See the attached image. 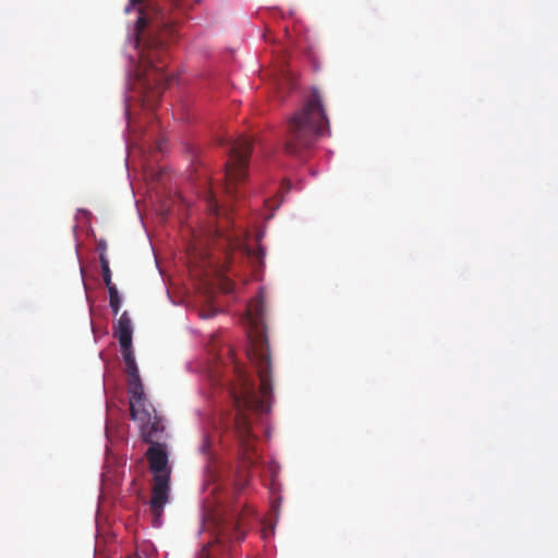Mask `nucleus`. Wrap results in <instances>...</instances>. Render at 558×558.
Masks as SVG:
<instances>
[{
    "label": "nucleus",
    "instance_id": "f257e3e1",
    "mask_svg": "<svg viewBox=\"0 0 558 558\" xmlns=\"http://www.w3.org/2000/svg\"><path fill=\"white\" fill-rule=\"evenodd\" d=\"M247 355L257 369L259 388L256 389L253 379L243 367L234 365L238 383L229 389L233 410L228 420L233 425L246 456V462L252 464L253 459L250 453L254 450L255 436L252 433L251 414L267 413L270 409L272 393L271 364L267 340L263 336L252 340Z\"/></svg>",
    "mask_w": 558,
    "mask_h": 558
},
{
    "label": "nucleus",
    "instance_id": "f03ea898",
    "mask_svg": "<svg viewBox=\"0 0 558 558\" xmlns=\"http://www.w3.org/2000/svg\"><path fill=\"white\" fill-rule=\"evenodd\" d=\"M175 23L177 17L169 14L166 8L151 5L140 9L136 21L137 43H141L146 28L149 37L140 51L136 76L145 94L144 101L149 106L160 99L170 81L166 74L167 47L177 38Z\"/></svg>",
    "mask_w": 558,
    "mask_h": 558
},
{
    "label": "nucleus",
    "instance_id": "7ed1b4c3",
    "mask_svg": "<svg viewBox=\"0 0 558 558\" xmlns=\"http://www.w3.org/2000/svg\"><path fill=\"white\" fill-rule=\"evenodd\" d=\"M329 120L317 88H313L305 104L288 120L284 140L287 154L305 158L320 136L329 135Z\"/></svg>",
    "mask_w": 558,
    "mask_h": 558
},
{
    "label": "nucleus",
    "instance_id": "20e7f679",
    "mask_svg": "<svg viewBox=\"0 0 558 558\" xmlns=\"http://www.w3.org/2000/svg\"><path fill=\"white\" fill-rule=\"evenodd\" d=\"M167 438H154L150 447L146 451V459L149 470L153 473L151 498L149 501L150 512L154 517L153 524L159 526L163 509L169 501L171 469L169 466V458L167 446L163 442Z\"/></svg>",
    "mask_w": 558,
    "mask_h": 558
},
{
    "label": "nucleus",
    "instance_id": "39448f33",
    "mask_svg": "<svg viewBox=\"0 0 558 558\" xmlns=\"http://www.w3.org/2000/svg\"><path fill=\"white\" fill-rule=\"evenodd\" d=\"M222 144H226L229 148V158L226 162L225 171V192L231 199H238L241 195L239 185L247 177L253 144L245 136L226 140Z\"/></svg>",
    "mask_w": 558,
    "mask_h": 558
},
{
    "label": "nucleus",
    "instance_id": "423d86ee",
    "mask_svg": "<svg viewBox=\"0 0 558 558\" xmlns=\"http://www.w3.org/2000/svg\"><path fill=\"white\" fill-rule=\"evenodd\" d=\"M128 392L131 418L138 423L142 439L151 441L154 438H167L163 420L147 399L143 385L138 389H128Z\"/></svg>",
    "mask_w": 558,
    "mask_h": 558
},
{
    "label": "nucleus",
    "instance_id": "0eeeda50",
    "mask_svg": "<svg viewBox=\"0 0 558 558\" xmlns=\"http://www.w3.org/2000/svg\"><path fill=\"white\" fill-rule=\"evenodd\" d=\"M243 518L238 511L232 510L217 519L216 539L203 546L196 558H215L216 554L230 551V546L234 542L244 539L242 530Z\"/></svg>",
    "mask_w": 558,
    "mask_h": 558
},
{
    "label": "nucleus",
    "instance_id": "6e6552de",
    "mask_svg": "<svg viewBox=\"0 0 558 558\" xmlns=\"http://www.w3.org/2000/svg\"><path fill=\"white\" fill-rule=\"evenodd\" d=\"M217 240L222 241V246L225 250H241L248 257H256L258 262H262L264 257V252L262 248H258L256 252L246 246L242 241V233H236L235 231H225L222 230V226L218 227L215 231Z\"/></svg>",
    "mask_w": 558,
    "mask_h": 558
},
{
    "label": "nucleus",
    "instance_id": "1a4fd4ad",
    "mask_svg": "<svg viewBox=\"0 0 558 558\" xmlns=\"http://www.w3.org/2000/svg\"><path fill=\"white\" fill-rule=\"evenodd\" d=\"M121 353L125 363V373L129 384L128 389H138V386H142L143 384L140 377L134 353L132 351V344H128V347H121Z\"/></svg>",
    "mask_w": 558,
    "mask_h": 558
},
{
    "label": "nucleus",
    "instance_id": "9d476101",
    "mask_svg": "<svg viewBox=\"0 0 558 558\" xmlns=\"http://www.w3.org/2000/svg\"><path fill=\"white\" fill-rule=\"evenodd\" d=\"M114 335L119 340L120 347L132 344V322L128 312L122 313L120 316Z\"/></svg>",
    "mask_w": 558,
    "mask_h": 558
},
{
    "label": "nucleus",
    "instance_id": "9b49d317",
    "mask_svg": "<svg viewBox=\"0 0 558 558\" xmlns=\"http://www.w3.org/2000/svg\"><path fill=\"white\" fill-rule=\"evenodd\" d=\"M208 209L216 216H220L222 213L228 216V208H221L216 196L210 192L207 199ZM227 223L230 222L229 217H226Z\"/></svg>",
    "mask_w": 558,
    "mask_h": 558
},
{
    "label": "nucleus",
    "instance_id": "f8f14e48",
    "mask_svg": "<svg viewBox=\"0 0 558 558\" xmlns=\"http://www.w3.org/2000/svg\"><path fill=\"white\" fill-rule=\"evenodd\" d=\"M248 315L254 324H259L264 316V305L260 301L248 305Z\"/></svg>",
    "mask_w": 558,
    "mask_h": 558
},
{
    "label": "nucleus",
    "instance_id": "ddd939ff",
    "mask_svg": "<svg viewBox=\"0 0 558 558\" xmlns=\"http://www.w3.org/2000/svg\"><path fill=\"white\" fill-rule=\"evenodd\" d=\"M99 262H100V266H101L102 280L106 286H109L110 283H112V281H111V270L109 267V260L106 256V253H100Z\"/></svg>",
    "mask_w": 558,
    "mask_h": 558
},
{
    "label": "nucleus",
    "instance_id": "4468645a",
    "mask_svg": "<svg viewBox=\"0 0 558 558\" xmlns=\"http://www.w3.org/2000/svg\"><path fill=\"white\" fill-rule=\"evenodd\" d=\"M247 483H248V476L246 474H241L234 484L236 492L240 493V492L244 490Z\"/></svg>",
    "mask_w": 558,
    "mask_h": 558
},
{
    "label": "nucleus",
    "instance_id": "2eb2a0df",
    "mask_svg": "<svg viewBox=\"0 0 558 558\" xmlns=\"http://www.w3.org/2000/svg\"><path fill=\"white\" fill-rule=\"evenodd\" d=\"M109 305H110L113 314L117 315L118 312L120 311V307H121V299H120V296L109 299Z\"/></svg>",
    "mask_w": 558,
    "mask_h": 558
},
{
    "label": "nucleus",
    "instance_id": "dca6fc26",
    "mask_svg": "<svg viewBox=\"0 0 558 558\" xmlns=\"http://www.w3.org/2000/svg\"><path fill=\"white\" fill-rule=\"evenodd\" d=\"M106 287H107L108 292H109V299L120 296L119 292L117 290V287L113 283H110L109 286H106Z\"/></svg>",
    "mask_w": 558,
    "mask_h": 558
},
{
    "label": "nucleus",
    "instance_id": "f3484780",
    "mask_svg": "<svg viewBox=\"0 0 558 558\" xmlns=\"http://www.w3.org/2000/svg\"><path fill=\"white\" fill-rule=\"evenodd\" d=\"M171 10L180 9L183 7V0H167Z\"/></svg>",
    "mask_w": 558,
    "mask_h": 558
},
{
    "label": "nucleus",
    "instance_id": "a211bd4d",
    "mask_svg": "<svg viewBox=\"0 0 558 558\" xmlns=\"http://www.w3.org/2000/svg\"><path fill=\"white\" fill-rule=\"evenodd\" d=\"M144 0H130L129 4L125 7V11L129 12L131 8H134L141 4Z\"/></svg>",
    "mask_w": 558,
    "mask_h": 558
},
{
    "label": "nucleus",
    "instance_id": "6ab92c4d",
    "mask_svg": "<svg viewBox=\"0 0 558 558\" xmlns=\"http://www.w3.org/2000/svg\"><path fill=\"white\" fill-rule=\"evenodd\" d=\"M100 248L102 250L101 253H105V245L104 244H100Z\"/></svg>",
    "mask_w": 558,
    "mask_h": 558
}]
</instances>
